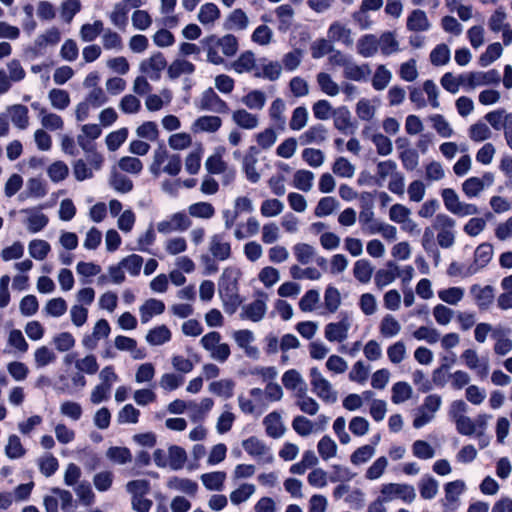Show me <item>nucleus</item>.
Returning <instances> with one entry per match:
<instances>
[{
	"mask_svg": "<svg viewBox=\"0 0 512 512\" xmlns=\"http://www.w3.org/2000/svg\"><path fill=\"white\" fill-rule=\"evenodd\" d=\"M203 43L210 45L216 43L221 47L222 52L227 57L234 56L238 51V40L233 34H226L222 38H218L215 35H210L203 40Z\"/></svg>",
	"mask_w": 512,
	"mask_h": 512,
	"instance_id": "obj_12",
	"label": "nucleus"
},
{
	"mask_svg": "<svg viewBox=\"0 0 512 512\" xmlns=\"http://www.w3.org/2000/svg\"><path fill=\"white\" fill-rule=\"evenodd\" d=\"M379 50L384 56H389L400 51L399 42L393 32H384L378 38Z\"/></svg>",
	"mask_w": 512,
	"mask_h": 512,
	"instance_id": "obj_27",
	"label": "nucleus"
},
{
	"mask_svg": "<svg viewBox=\"0 0 512 512\" xmlns=\"http://www.w3.org/2000/svg\"><path fill=\"white\" fill-rule=\"evenodd\" d=\"M266 428V434L274 439L280 438L285 431V427L281 423V415L277 411H273L266 415L263 419Z\"/></svg>",
	"mask_w": 512,
	"mask_h": 512,
	"instance_id": "obj_16",
	"label": "nucleus"
},
{
	"mask_svg": "<svg viewBox=\"0 0 512 512\" xmlns=\"http://www.w3.org/2000/svg\"><path fill=\"white\" fill-rule=\"evenodd\" d=\"M338 206V201L331 196L322 197L315 207L314 214L317 217H325L334 212Z\"/></svg>",
	"mask_w": 512,
	"mask_h": 512,
	"instance_id": "obj_63",
	"label": "nucleus"
},
{
	"mask_svg": "<svg viewBox=\"0 0 512 512\" xmlns=\"http://www.w3.org/2000/svg\"><path fill=\"white\" fill-rule=\"evenodd\" d=\"M233 121L243 129H254L258 125V118L245 109H238L233 113Z\"/></svg>",
	"mask_w": 512,
	"mask_h": 512,
	"instance_id": "obj_40",
	"label": "nucleus"
},
{
	"mask_svg": "<svg viewBox=\"0 0 512 512\" xmlns=\"http://www.w3.org/2000/svg\"><path fill=\"white\" fill-rule=\"evenodd\" d=\"M418 488L423 499L431 500L438 494L439 482L430 475H424L418 483Z\"/></svg>",
	"mask_w": 512,
	"mask_h": 512,
	"instance_id": "obj_24",
	"label": "nucleus"
},
{
	"mask_svg": "<svg viewBox=\"0 0 512 512\" xmlns=\"http://www.w3.org/2000/svg\"><path fill=\"white\" fill-rule=\"evenodd\" d=\"M248 26V17L245 12L237 8L230 13L225 22L223 23V27L225 30H244Z\"/></svg>",
	"mask_w": 512,
	"mask_h": 512,
	"instance_id": "obj_26",
	"label": "nucleus"
},
{
	"mask_svg": "<svg viewBox=\"0 0 512 512\" xmlns=\"http://www.w3.org/2000/svg\"><path fill=\"white\" fill-rule=\"evenodd\" d=\"M167 66V61L161 52H156L149 59L143 60L140 64V71L148 74L150 70L154 71V74L150 75L152 80H158L160 78V72Z\"/></svg>",
	"mask_w": 512,
	"mask_h": 512,
	"instance_id": "obj_11",
	"label": "nucleus"
},
{
	"mask_svg": "<svg viewBox=\"0 0 512 512\" xmlns=\"http://www.w3.org/2000/svg\"><path fill=\"white\" fill-rule=\"evenodd\" d=\"M38 466H39L40 472L44 476L51 477L58 470L59 462H58V459L54 455L47 454L44 457L39 458Z\"/></svg>",
	"mask_w": 512,
	"mask_h": 512,
	"instance_id": "obj_58",
	"label": "nucleus"
},
{
	"mask_svg": "<svg viewBox=\"0 0 512 512\" xmlns=\"http://www.w3.org/2000/svg\"><path fill=\"white\" fill-rule=\"evenodd\" d=\"M226 479L224 471L209 472L201 475L203 485L210 491H221Z\"/></svg>",
	"mask_w": 512,
	"mask_h": 512,
	"instance_id": "obj_28",
	"label": "nucleus"
},
{
	"mask_svg": "<svg viewBox=\"0 0 512 512\" xmlns=\"http://www.w3.org/2000/svg\"><path fill=\"white\" fill-rule=\"evenodd\" d=\"M317 448H318V453L323 460H328V459L334 457L337 452L336 443L328 435L323 436L319 440V442L317 444Z\"/></svg>",
	"mask_w": 512,
	"mask_h": 512,
	"instance_id": "obj_57",
	"label": "nucleus"
},
{
	"mask_svg": "<svg viewBox=\"0 0 512 512\" xmlns=\"http://www.w3.org/2000/svg\"><path fill=\"white\" fill-rule=\"evenodd\" d=\"M224 234H215L210 241V252L217 260L224 261L231 256V245L224 242Z\"/></svg>",
	"mask_w": 512,
	"mask_h": 512,
	"instance_id": "obj_15",
	"label": "nucleus"
},
{
	"mask_svg": "<svg viewBox=\"0 0 512 512\" xmlns=\"http://www.w3.org/2000/svg\"><path fill=\"white\" fill-rule=\"evenodd\" d=\"M110 186L119 193H128L132 191L134 185L130 178L114 170L110 177Z\"/></svg>",
	"mask_w": 512,
	"mask_h": 512,
	"instance_id": "obj_37",
	"label": "nucleus"
},
{
	"mask_svg": "<svg viewBox=\"0 0 512 512\" xmlns=\"http://www.w3.org/2000/svg\"><path fill=\"white\" fill-rule=\"evenodd\" d=\"M470 293L481 310L487 309L494 300V289L490 285L474 284L470 287Z\"/></svg>",
	"mask_w": 512,
	"mask_h": 512,
	"instance_id": "obj_13",
	"label": "nucleus"
},
{
	"mask_svg": "<svg viewBox=\"0 0 512 512\" xmlns=\"http://www.w3.org/2000/svg\"><path fill=\"white\" fill-rule=\"evenodd\" d=\"M5 453L10 459H19L25 455L26 450L17 435L12 434L9 436L8 444L5 447Z\"/></svg>",
	"mask_w": 512,
	"mask_h": 512,
	"instance_id": "obj_56",
	"label": "nucleus"
},
{
	"mask_svg": "<svg viewBox=\"0 0 512 512\" xmlns=\"http://www.w3.org/2000/svg\"><path fill=\"white\" fill-rule=\"evenodd\" d=\"M406 27L412 32H426L431 28V23L425 11L415 9L408 15Z\"/></svg>",
	"mask_w": 512,
	"mask_h": 512,
	"instance_id": "obj_14",
	"label": "nucleus"
},
{
	"mask_svg": "<svg viewBox=\"0 0 512 512\" xmlns=\"http://www.w3.org/2000/svg\"><path fill=\"white\" fill-rule=\"evenodd\" d=\"M465 488V483L462 480L448 482L444 486L445 500L449 504L456 503L459 500V496L465 491Z\"/></svg>",
	"mask_w": 512,
	"mask_h": 512,
	"instance_id": "obj_46",
	"label": "nucleus"
},
{
	"mask_svg": "<svg viewBox=\"0 0 512 512\" xmlns=\"http://www.w3.org/2000/svg\"><path fill=\"white\" fill-rule=\"evenodd\" d=\"M392 79V73L385 65H378L372 77V86L377 91L384 90Z\"/></svg>",
	"mask_w": 512,
	"mask_h": 512,
	"instance_id": "obj_38",
	"label": "nucleus"
},
{
	"mask_svg": "<svg viewBox=\"0 0 512 512\" xmlns=\"http://www.w3.org/2000/svg\"><path fill=\"white\" fill-rule=\"evenodd\" d=\"M314 174L305 169L297 170L294 174L293 185L296 189L308 192L312 187Z\"/></svg>",
	"mask_w": 512,
	"mask_h": 512,
	"instance_id": "obj_45",
	"label": "nucleus"
},
{
	"mask_svg": "<svg viewBox=\"0 0 512 512\" xmlns=\"http://www.w3.org/2000/svg\"><path fill=\"white\" fill-rule=\"evenodd\" d=\"M387 357L392 364H400L407 357V350L403 341H397L387 348Z\"/></svg>",
	"mask_w": 512,
	"mask_h": 512,
	"instance_id": "obj_59",
	"label": "nucleus"
},
{
	"mask_svg": "<svg viewBox=\"0 0 512 512\" xmlns=\"http://www.w3.org/2000/svg\"><path fill=\"white\" fill-rule=\"evenodd\" d=\"M168 457L170 468L177 471L183 468L187 460V453L181 446L171 445L168 448Z\"/></svg>",
	"mask_w": 512,
	"mask_h": 512,
	"instance_id": "obj_33",
	"label": "nucleus"
},
{
	"mask_svg": "<svg viewBox=\"0 0 512 512\" xmlns=\"http://www.w3.org/2000/svg\"><path fill=\"white\" fill-rule=\"evenodd\" d=\"M107 458L116 464H127L132 460V454L129 448L112 446L106 451Z\"/></svg>",
	"mask_w": 512,
	"mask_h": 512,
	"instance_id": "obj_36",
	"label": "nucleus"
},
{
	"mask_svg": "<svg viewBox=\"0 0 512 512\" xmlns=\"http://www.w3.org/2000/svg\"><path fill=\"white\" fill-rule=\"evenodd\" d=\"M254 491L255 486L253 484L244 483L230 493V501L234 505H239L249 499Z\"/></svg>",
	"mask_w": 512,
	"mask_h": 512,
	"instance_id": "obj_61",
	"label": "nucleus"
},
{
	"mask_svg": "<svg viewBox=\"0 0 512 512\" xmlns=\"http://www.w3.org/2000/svg\"><path fill=\"white\" fill-rule=\"evenodd\" d=\"M306 388H299L297 397L301 400L297 401L300 410L309 415H315L319 409L318 403L311 397L305 395Z\"/></svg>",
	"mask_w": 512,
	"mask_h": 512,
	"instance_id": "obj_51",
	"label": "nucleus"
},
{
	"mask_svg": "<svg viewBox=\"0 0 512 512\" xmlns=\"http://www.w3.org/2000/svg\"><path fill=\"white\" fill-rule=\"evenodd\" d=\"M28 249L32 258L36 260H44L50 252L51 246L45 240L34 239L30 241Z\"/></svg>",
	"mask_w": 512,
	"mask_h": 512,
	"instance_id": "obj_49",
	"label": "nucleus"
},
{
	"mask_svg": "<svg viewBox=\"0 0 512 512\" xmlns=\"http://www.w3.org/2000/svg\"><path fill=\"white\" fill-rule=\"evenodd\" d=\"M438 298L451 306L458 305L464 298L465 289L459 286H453L438 291Z\"/></svg>",
	"mask_w": 512,
	"mask_h": 512,
	"instance_id": "obj_25",
	"label": "nucleus"
},
{
	"mask_svg": "<svg viewBox=\"0 0 512 512\" xmlns=\"http://www.w3.org/2000/svg\"><path fill=\"white\" fill-rule=\"evenodd\" d=\"M493 247L488 243L480 244L474 252V264L479 268L485 267L492 259Z\"/></svg>",
	"mask_w": 512,
	"mask_h": 512,
	"instance_id": "obj_43",
	"label": "nucleus"
},
{
	"mask_svg": "<svg viewBox=\"0 0 512 512\" xmlns=\"http://www.w3.org/2000/svg\"><path fill=\"white\" fill-rule=\"evenodd\" d=\"M412 337L418 341L435 344L440 340V332L434 327L420 326L412 332Z\"/></svg>",
	"mask_w": 512,
	"mask_h": 512,
	"instance_id": "obj_39",
	"label": "nucleus"
},
{
	"mask_svg": "<svg viewBox=\"0 0 512 512\" xmlns=\"http://www.w3.org/2000/svg\"><path fill=\"white\" fill-rule=\"evenodd\" d=\"M401 325L398 320L391 314L383 317L380 323V333L386 338H392L399 334Z\"/></svg>",
	"mask_w": 512,
	"mask_h": 512,
	"instance_id": "obj_41",
	"label": "nucleus"
},
{
	"mask_svg": "<svg viewBox=\"0 0 512 512\" xmlns=\"http://www.w3.org/2000/svg\"><path fill=\"white\" fill-rule=\"evenodd\" d=\"M334 126L340 132L347 134L352 127L350 111L347 107H341L334 113Z\"/></svg>",
	"mask_w": 512,
	"mask_h": 512,
	"instance_id": "obj_54",
	"label": "nucleus"
},
{
	"mask_svg": "<svg viewBox=\"0 0 512 512\" xmlns=\"http://www.w3.org/2000/svg\"><path fill=\"white\" fill-rule=\"evenodd\" d=\"M350 29L335 22L328 29V38L331 42H342L346 45L350 43Z\"/></svg>",
	"mask_w": 512,
	"mask_h": 512,
	"instance_id": "obj_44",
	"label": "nucleus"
},
{
	"mask_svg": "<svg viewBox=\"0 0 512 512\" xmlns=\"http://www.w3.org/2000/svg\"><path fill=\"white\" fill-rule=\"evenodd\" d=\"M255 66V55L250 50L241 53L238 59L233 63V68L237 73L249 72L255 68Z\"/></svg>",
	"mask_w": 512,
	"mask_h": 512,
	"instance_id": "obj_50",
	"label": "nucleus"
},
{
	"mask_svg": "<svg viewBox=\"0 0 512 512\" xmlns=\"http://www.w3.org/2000/svg\"><path fill=\"white\" fill-rule=\"evenodd\" d=\"M196 67L195 65L188 60H174L168 67L167 73L170 79H176L181 74H192L194 73Z\"/></svg>",
	"mask_w": 512,
	"mask_h": 512,
	"instance_id": "obj_30",
	"label": "nucleus"
},
{
	"mask_svg": "<svg viewBox=\"0 0 512 512\" xmlns=\"http://www.w3.org/2000/svg\"><path fill=\"white\" fill-rule=\"evenodd\" d=\"M503 49L500 43L495 42L487 46L484 53L479 57V64L482 67H487L496 61L502 55Z\"/></svg>",
	"mask_w": 512,
	"mask_h": 512,
	"instance_id": "obj_47",
	"label": "nucleus"
},
{
	"mask_svg": "<svg viewBox=\"0 0 512 512\" xmlns=\"http://www.w3.org/2000/svg\"><path fill=\"white\" fill-rule=\"evenodd\" d=\"M433 228L437 232V243L443 249L451 248L456 241V221L447 214H437Z\"/></svg>",
	"mask_w": 512,
	"mask_h": 512,
	"instance_id": "obj_1",
	"label": "nucleus"
},
{
	"mask_svg": "<svg viewBox=\"0 0 512 512\" xmlns=\"http://www.w3.org/2000/svg\"><path fill=\"white\" fill-rule=\"evenodd\" d=\"M399 275V267L393 262L389 261L386 268L380 269L375 274V284L379 288H383L391 284Z\"/></svg>",
	"mask_w": 512,
	"mask_h": 512,
	"instance_id": "obj_17",
	"label": "nucleus"
},
{
	"mask_svg": "<svg viewBox=\"0 0 512 512\" xmlns=\"http://www.w3.org/2000/svg\"><path fill=\"white\" fill-rule=\"evenodd\" d=\"M494 181L493 175L489 172L482 177L472 176L462 183V191L468 198H476L485 187L492 185Z\"/></svg>",
	"mask_w": 512,
	"mask_h": 512,
	"instance_id": "obj_7",
	"label": "nucleus"
},
{
	"mask_svg": "<svg viewBox=\"0 0 512 512\" xmlns=\"http://www.w3.org/2000/svg\"><path fill=\"white\" fill-rule=\"evenodd\" d=\"M379 50V41L378 37L374 34H366L359 38L357 42V51L358 53L365 57H373L377 54Z\"/></svg>",
	"mask_w": 512,
	"mask_h": 512,
	"instance_id": "obj_18",
	"label": "nucleus"
},
{
	"mask_svg": "<svg viewBox=\"0 0 512 512\" xmlns=\"http://www.w3.org/2000/svg\"><path fill=\"white\" fill-rule=\"evenodd\" d=\"M413 455L421 460L432 459L435 456V449L424 440H416L412 444Z\"/></svg>",
	"mask_w": 512,
	"mask_h": 512,
	"instance_id": "obj_60",
	"label": "nucleus"
},
{
	"mask_svg": "<svg viewBox=\"0 0 512 512\" xmlns=\"http://www.w3.org/2000/svg\"><path fill=\"white\" fill-rule=\"evenodd\" d=\"M128 128L123 127L116 131L109 133L106 136V145L109 151H116L126 141L128 137Z\"/></svg>",
	"mask_w": 512,
	"mask_h": 512,
	"instance_id": "obj_52",
	"label": "nucleus"
},
{
	"mask_svg": "<svg viewBox=\"0 0 512 512\" xmlns=\"http://www.w3.org/2000/svg\"><path fill=\"white\" fill-rule=\"evenodd\" d=\"M198 108L202 111H213L217 113H228V104L221 99L213 88L209 87L202 93Z\"/></svg>",
	"mask_w": 512,
	"mask_h": 512,
	"instance_id": "obj_6",
	"label": "nucleus"
},
{
	"mask_svg": "<svg viewBox=\"0 0 512 512\" xmlns=\"http://www.w3.org/2000/svg\"><path fill=\"white\" fill-rule=\"evenodd\" d=\"M507 13L503 7L497 8L488 19V27L492 32L498 33L509 28L507 23Z\"/></svg>",
	"mask_w": 512,
	"mask_h": 512,
	"instance_id": "obj_34",
	"label": "nucleus"
},
{
	"mask_svg": "<svg viewBox=\"0 0 512 512\" xmlns=\"http://www.w3.org/2000/svg\"><path fill=\"white\" fill-rule=\"evenodd\" d=\"M326 129L324 125L317 124L311 126L308 130H306L303 135L300 137L301 144H311V143H321L325 140Z\"/></svg>",
	"mask_w": 512,
	"mask_h": 512,
	"instance_id": "obj_35",
	"label": "nucleus"
},
{
	"mask_svg": "<svg viewBox=\"0 0 512 512\" xmlns=\"http://www.w3.org/2000/svg\"><path fill=\"white\" fill-rule=\"evenodd\" d=\"M381 494L383 495L385 501H391L398 497L408 504L412 503L416 498L415 489L412 485L409 484H385L381 489Z\"/></svg>",
	"mask_w": 512,
	"mask_h": 512,
	"instance_id": "obj_5",
	"label": "nucleus"
},
{
	"mask_svg": "<svg viewBox=\"0 0 512 512\" xmlns=\"http://www.w3.org/2000/svg\"><path fill=\"white\" fill-rule=\"evenodd\" d=\"M12 123L19 129H26L29 124L28 108L22 104H15L9 108Z\"/></svg>",
	"mask_w": 512,
	"mask_h": 512,
	"instance_id": "obj_32",
	"label": "nucleus"
},
{
	"mask_svg": "<svg viewBox=\"0 0 512 512\" xmlns=\"http://www.w3.org/2000/svg\"><path fill=\"white\" fill-rule=\"evenodd\" d=\"M442 399L439 395L431 394L424 399L423 404L418 408L413 420V426L420 429L430 423L435 417V413L440 409Z\"/></svg>",
	"mask_w": 512,
	"mask_h": 512,
	"instance_id": "obj_2",
	"label": "nucleus"
},
{
	"mask_svg": "<svg viewBox=\"0 0 512 512\" xmlns=\"http://www.w3.org/2000/svg\"><path fill=\"white\" fill-rule=\"evenodd\" d=\"M242 446L247 454L252 457H261L266 455L264 462L272 463L274 460L273 455L270 453L269 448L264 444L263 441L258 439L256 436H250L243 440Z\"/></svg>",
	"mask_w": 512,
	"mask_h": 512,
	"instance_id": "obj_10",
	"label": "nucleus"
},
{
	"mask_svg": "<svg viewBox=\"0 0 512 512\" xmlns=\"http://www.w3.org/2000/svg\"><path fill=\"white\" fill-rule=\"evenodd\" d=\"M434 130L443 138H450L454 134L450 123L441 114H433L429 117Z\"/></svg>",
	"mask_w": 512,
	"mask_h": 512,
	"instance_id": "obj_42",
	"label": "nucleus"
},
{
	"mask_svg": "<svg viewBox=\"0 0 512 512\" xmlns=\"http://www.w3.org/2000/svg\"><path fill=\"white\" fill-rule=\"evenodd\" d=\"M169 489L184 492L190 496H195L198 491L197 482L188 478H179L177 476L171 477L167 482Z\"/></svg>",
	"mask_w": 512,
	"mask_h": 512,
	"instance_id": "obj_22",
	"label": "nucleus"
},
{
	"mask_svg": "<svg viewBox=\"0 0 512 512\" xmlns=\"http://www.w3.org/2000/svg\"><path fill=\"white\" fill-rule=\"evenodd\" d=\"M256 295L260 298L255 299L250 304L244 306L243 312L241 313L242 319H249L253 322H259L263 319L266 313V299L267 294L263 291H257Z\"/></svg>",
	"mask_w": 512,
	"mask_h": 512,
	"instance_id": "obj_8",
	"label": "nucleus"
},
{
	"mask_svg": "<svg viewBox=\"0 0 512 512\" xmlns=\"http://www.w3.org/2000/svg\"><path fill=\"white\" fill-rule=\"evenodd\" d=\"M49 99L54 108L66 109L70 104V96L66 90L54 88L49 92Z\"/></svg>",
	"mask_w": 512,
	"mask_h": 512,
	"instance_id": "obj_62",
	"label": "nucleus"
},
{
	"mask_svg": "<svg viewBox=\"0 0 512 512\" xmlns=\"http://www.w3.org/2000/svg\"><path fill=\"white\" fill-rule=\"evenodd\" d=\"M241 277L240 269L236 267H227L223 270L218 281V293L220 298L234 296L239 294V279Z\"/></svg>",
	"mask_w": 512,
	"mask_h": 512,
	"instance_id": "obj_3",
	"label": "nucleus"
},
{
	"mask_svg": "<svg viewBox=\"0 0 512 512\" xmlns=\"http://www.w3.org/2000/svg\"><path fill=\"white\" fill-rule=\"evenodd\" d=\"M391 401L394 404H401L412 397V387L404 381L396 382L391 389Z\"/></svg>",
	"mask_w": 512,
	"mask_h": 512,
	"instance_id": "obj_31",
	"label": "nucleus"
},
{
	"mask_svg": "<svg viewBox=\"0 0 512 512\" xmlns=\"http://www.w3.org/2000/svg\"><path fill=\"white\" fill-rule=\"evenodd\" d=\"M275 13L279 21L278 30L283 33L287 32L292 25L293 8L289 4H283L276 8Z\"/></svg>",
	"mask_w": 512,
	"mask_h": 512,
	"instance_id": "obj_29",
	"label": "nucleus"
},
{
	"mask_svg": "<svg viewBox=\"0 0 512 512\" xmlns=\"http://www.w3.org/2000/svg\"><path fill=\"white\" fill-rule=\"evenodd\" d=\"M466 367L470 370L475 371L476 375L481 379L487 377L489 372V364L487 359H480L478 353L474 349H466L461 354Z\"/></svg>",
	"mask_w": 512,
	"mask_h": 512,
	"instance_id": "obj_9",
	"label": "nucleus"
},
{
	"mask_svg": "<svg viewBox=\"0 0 512 512\" xmlns=\"http://www.w3.org/2000/svg\"><path fill=\"white\" fill-rule=\"evenodd\" d=\"M222 125V120L218 116H200L198 117L195 122L193 123V129L194 131H203V132H209L214 133L220 129Z\"/></svg>",
	"mask_w": 512,
	"mask_h": 512,
	"instance_id": "obj_23",
	"label": "nucleus"
},
{
	"mask_svg": "<svg viewBox=\"0 0 512 512\" xmlns=\"http://www.w3.org/2000/svg\"><path fill=\"white\" fill-rule=\"evenodd\" d=\"M362 200L364 202V206L359 214L361 231L363 234L368 236L375 235L377 234V229L380 226L381 221L374 217L372 196L370 194L362 195Z\"/></svg>",
	"mask_w": 512,
	"mask_h": 512,
	"instance_id": "obj_4",
	"label": "nucleus"
},
{
	"mask_svg": "<svg viewBox=\"0 0 512 512\" xmlns=\"http://www.w3.org/2000/svg\"><path fill=\"white\" fill-rule=\"evenodd\" d=\"M235 383L231 379L214 381L209 385V390L219 396L229 399L233 396Z\"/></svg>",
	"mask_w": 512,
	"mask_h": 512,
	"instance_id": "obj_48",
	"label": "nucleus"
},
{
	"mask_svg": "<svg viewBox=\"0 0 512 512\" xmlns=\"http://www.w3.org/2000/svg\"><path fill=\"white\" fill-rule=\"evenodd\" d=\"M348 324L343 320L329 323L325 327V338L330 342H342L347 338Z\"/></svg>",
	"mask_w": 512,
	"mask_h": 512,
	"instance_id": "obj_20",
	"label": "nucleus"
},
{
	"mask_svg": "<svg viewBox=\"0 0 512 512\" xmlns=\"http://www.w3.org/2000/svg\"><path fill=\"white\" fill-rule=\"evenodd\" d=\"M171 337L170 329L166 325H160L148 331L146 341L152 346H160L169 342Z\"/></svg>",
	"mask_w": 512,
	"mask_h": 512,
	"instance_id": "obj_21",
	"label": "nucleus"
},
{
	"mask_svg": "<svg viewBox=\"0 0 512 512\" xmlns=\"http://www.w3.org/2000/svg\"><path fill=\"white\" fill-rule=\"evenodd\" d=\"M47 173L52 182L58 183L66 179L69 169L63 161H55L48 167Z\"/></svg>",
	"mask_w": 512,
	"mask_h": 512,
	"instance_id": "obj_64",
	"label": "nucleus"
},
{
	"mask_svg": "<svg viewBox=\"0 0 512 512\" xmlns=\"http://www.w3.org/2000/svg\"><path fill=\"white\" fill-rule=\"evenodd\" d=\"M165 311V304L158 299H148L140 307L141 320L143 323L150 321L154 315H160Z\"/></svg>",
	"mask_w": 512,
	"mask_h": 512,
	"instance_id": "obj_19",
	"label": "nucleus"
},
{
	"mask_svg": "<svg viewBox=\"0 0 512 512\" xmlns=\"http://www.w3.org/2000/svg\"><path fill=\"white\" fill-rule=\"evenodd\" d=\"M450 49L444 44H438L430 53V61L434 66L446 65L450 60Z\"/></svg>",
	"mask_w": 512,
	"mask_h": 512,
	"instance_id": "obj_53",
	"label": "nucleus"
},
{
	"mask_svg": "<svg viewBox=\"0 0 512 512\" xmlns=\"http://www.w3.org/2000/svg\"><path fill=\"white\" fill-rule=\"evenodd\" d=\"M220 17V10L214 3H206L202 5L198 14V20L203 25L212 23Z\"/></svg>",
	"mask_w": 512,
	"mask_h": 512,
	"instance_id": "obj_55",
	"label": "nucleus"
}]
</instances>
